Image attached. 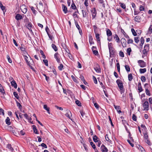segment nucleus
I'll return each instance as SVG.
<instances>
[{"label":"nucleus","mask_w":152,"mask_h":152,"mask_svg":"<svg viewBox=\"0 0 152 152\" xmlns=\"http://www.w3.org/2000/svg\"><path fill=\"white\" fill-rule=\"evenodd\" d=\"M27 55V56L24 55L23 56L28 65L30 66L31 65H32L33 61L29 55L28 54Z\"/></svg>","instance_id":"f257e3e1"},{"label":"nucleus","mask_w":152,"mask_h":152,"mask_svg":"<svg viewBox=\"0 0 152 152\" xmlns=\"http://www.w3.org/2000/svg\"><path fill=\"white\" fill-rule=\"evenodd\" d=\"M149 49V44H147L144 47V50L142 51V57L146 56L147 54V53Z\"/></svg>","instance_id":"f03ea898"},{"label":"nucleus","mask_w":152,"mask_h":152,"mask_svg":"<svg viewBox=\"0 0 152 152\" xmlns=\"http://www.w3.org/2000/svg\"><path fill=\"white\" fill-rule=\"evenodd\" d=\"M116 82L118 84L119 88L121 91V93H123L124 91L122 90L124 88V86L122 81L121 80L118 79L116 80Z\"/></svg>","instance_id":"7ed1b4c3"},{"label":"nucleus","mask_w":152,"mask_h":152,"mask_svg":"<svg viewBox=\"0 0 152 152\" xmlns=\"http://www.w3.org/2000/svg\"><path fill=\"white\" fill-rule=\"evenodd\" d=\"M108 46L109 50L110 56L111 55H113L114 53V51L113 50L114 48L112 46V43H109Z\"/></svg>","instance_id":"20e7f679"},{"label":"nucleus","mask_w":152,"mask_h":152,"mask_svg":"<svg viewBox=\"0 0 152 152\" xmlns=\"http://www.w3.org/2000/svg\"><path fill=\"white\" fill-rule=\"evenodd\" d=\"M143 106L144 107L143 110H149V105L148 102L145 101L143 104Z\"/></svg>","instance_id":"39448f33"},{"label":"nucleus","mask_w":152,"mask_h":152,"mask_svg":"<svg viewBox=\"0 0 152 152\" xmlns=\"http://www.w3.org/2000/svg\"><path fill=\"white\" fill-rule=\"evenodd\" d=\"M138 63L139 64V65L141 67H144L146 66V64L145 62L143 60H138Z\"/></svg>","instance_id":"423d86ee"},{"label":"nucleus","mask_w":152,"mask_h":152,"mask_svg":"<svg viewBox=\"0 0 152 152\" xmlns=\"http://www.w3.org/2000/svg\"><path fill=\"white\" fill-rule=\"evenodd\" d=\"M66 113L65 114L66 116L68 117L69 118L72 120L71 118L72 116V114L71 112L68 110H66Z\"/></svg>","instance_id":"0eeeda50"},{"label":"nucleus","mask_w":152,"mask_h":152,"mask_svg":"<svg viewBox=\"0 0 152 152\" xmlns=\"http://www.w3.org/2000/svg\"><path fill=\"white\" fill-rule=\"evenodd\" d=\"M91 15L92 16L93 18H94L96 16L97 12L96 11L95 8L92 9L91 10Z\"/></svg>","instance_id":"6e6552de"},{"label":"nucleus","mask_w":152,"mask_h":152,"mask_svg":"<svg viewBox=\"0 0 152 152\" xmlns=\"http://www.w3.org/2000/svg\"><path fill=\"white\" fill-rule=\"evenodd\" d=\"M101 149L102 152H108V151L107 148L103 144L101 145Z\"/></svg>","instance_id":"1a4fd4ad"},{"label":"nucleus","mask_w":152,"mask_h":152,"mask_svg":"<svg viewBox=\"0 0 152 152\" xmlns=\"http://www.w3.org/2000/svg\"><path fill=\"white\" fill-rule=\"evenodd\" d=\"M20 9L22 12L24 14L26 13L27 11V8L24 5H22L20 7Z\"/></svg>","instance_id":"9d476101"},{"label":"nucleus","mask_w":152,"mask_h":152,"mask_svg":"<svg viewBox=\"0 0 152 152\" xmlns=\"http://www.w3.org/2000/svg\"><path fill=\"white\" fill-rule=\"evenodd\" d=\"M54 56L57 62L58 63H60V59L58 54V53H56L55 54Z\"/></svg>","instance_id":"9b49d317"},{"label":"nucleus","mask_w":152,"mask_h":152,"mask_svg":"<svg viewBox=\"0 0 152 152\" xmlns=\"http://www.w3.org/2000/svg\"><path fill=\"white\" fill-rule=\"evenodd\" d=\"M75 23L76 27L78 29V30L80 34L81 35L82 34V32L81 28L80 27V26H79V25L78 24V23L77 22H75Z\"/></svg>","instance_id":"f8f14e48"},{"label":"nucleus","mask_w":152,"mask_h":152,"mask_svg":"<svg viewBox=\"0 0 152 152\" xmlns=\"http://www.w3.org/2000/svg\"><path fill=\"white\" fill-rule=\"evenodd\" d=\"M15 19L18 20L23 19V17L22 16L19 14H17L15 17Z\"/></svg>","instance_id":"ddd939ff"},{"label":"nucleus","mask_w":152,"mask_h":152,"mask_svg":"<svg viewBox=\"0 0 152 152\" xmlns=\"http://www.w3.org/2000/svg\"><path fill=\"white\" fill-rule=\"evenodd\" d=\"M134 20L137 22H140L141 20V17L139 15L137 16L134 18Z\"/></svg>","instance_id":"4468645a"},{"label":"nucleus","mask_w":152,"mask_h":152,"mask_svg":"<svg viewBox=\"0 0 152 152\" xmlns=\"http://www.w3.org/2000/svg\"><path fill=\"white\" fill-rule=\"evenodd\" d=\"M94 69L95 71L98 73L101 72V69L100 66L98 65H97L94 68Z\"/></svg>","instance_id":"2eb2a0df"},{"label":"nucleus","mask_w":152,"mask_h":152,"mask_svg":"<svg viewBox=\"0 0 152 152\" xmlns=\"http://www.w3.org/2000/svg\"><path fill=\"white\" fill-rule=\"evenodd\" d=\"M11 84L12 86H13L14 88H17V84L15 81L13 80L11 82Z\"/></svg>","instance_id":"dca6fc26"},{"label":"nucleus","mask_w":152,"mask_h":152,"mask_svg":"<svg viewBox=\"0 0 152 152\" xmlns=\"http://www.w3.org/2000/svg\"><path fill=\"white\" fill-rule=\"evenodd\" d=\"M115 108L117 110V112L119 113H120L121 112V111L120 110V108L119 106H116L115 105H114Z\"/></svg>","instance_id":"f3484780"},{"label":"nucleus","mask_w":152,"mask_h":152,"mask_svg":"<svg viewBox=\"0 0 152 152\" xmlns=\"http://www.w3.org/2000/svg\"><path fill=\"white\" fill-rule=\"evenodd\" d=\"M93 140L95 142H97L99 141V138L95 135L93 137Z\"/></svg>","instance_id":"a211bd4d"},{"label":"nucleus","mask_w":152,"mask_h":152,"mask_svg":"<svg viewBox=\"0 0 152 152\" xmlns=\"http://www.w3.org/2000/svg\"><path fill=\"white\" fill-rule=\"evenodd\" d=\"M138 89L140 92L142 91L143 90L141 86V83H138Z\"/></svg>","instance_id":"6ab92c4d"},{"label":"nucleus","mask_w":152,"mask_h":152,"mask_svg":"<svg viewBox=\"0 0 152 152\" xmlns=\"http://www.w3.org/2000/svg\"><path fill=\"white\" fill-rule=\"evenodd\" d=\"M32 26V24L31 23H29L27 25V27L29 30V31L31 32H32V30L31 29V27Z\"/></svg>","instance_id":"aec40b11"},{"label":"nucleus","mask_w":152,"mask_h":152,"mask_svg":"<svg viewBox=\"0 0 152 152\" xmlns=\"http://www.w3.org/2000/svg\"><path fill=\"white\" fill-rule=\"evenodd\" d=\"M84 4L85 5L86 7V9L87 10V11L88 12V6L89 5L88 0H85Z\"/></svg>","instance_id":"412c9836"},{"label":"nucleus","mask_w":152,"mask_h":152,"mask_svg":"<svg viewBox=\"0 0 152 152\" xmlns=\"http://www.w3.org/2000/svg\"><path fill=\"white\" fill-rule=\"evenodd\" d=\"M62 9L63 11L65 13H67V8L66 7L64 4H62Z\"/></svg>","instance_id":"4be33fe9"},{"label":"nucleus","mask_w":152,"mask_h":152,"mask_svg":"<svg viewBox=\"0 0 152 152\" xmlns=\"http://www.w3.org/2000/svg\"><path fill=\"white\" fill-rule=\"evenodd\" d=\"M82 12L83 14V17H86L87 15H88V13H87L86 11L84 10H82Z\"/></svg>","instance_id":"5701e85b"},{"label":"nucleus","mask_w":152,"mask_h":152,"mask_svg":"<svg viewBox=\"0 0 152 152\" xmlns=\"http://www.w3.org/2000/svg\"><path fill=\"white\" fill-rule=\"evenodd\" d=\"M107 35L108 37L111 36L112 35V33L111 31L109 29H108L107 30Z\"/></svg>","instance_id":"b1692460"},{"label":"nucleus","mask_w":152,"mask_h":152,"mask_svg":"<svg viewBox=\"0 0 152 152\" xmlns=\"http://www.w3.org/2000/svg\"><path fill=\"white\" fill-rule=\"evenodd\" d=\"M39 7V8L41 10H43V3L41 2H40L39 3V4L38 5Z\"/></svg>","instance_id":"393cba45"},{"label":"nucleus","mask_w":152,"mask_h":152,"mask_svg":"<svg viewBox=\"0 0 152 152\" xmlns=\"http://www.w3.org/2000/svg\"><path fill=\"white\" fill-rule=\"evenodd\" d=\"M33 130L34 131V132L36 134H38V132L37 131V130L36 129V126L35 125H33L32 126Z\"/></svg>","instance_id":"a878e982"},{"label":"nucleus","mask_w":152,"mask_h":152,"mask_svg":"<svg viewBox=\"0 0 152 152\" xmlns=\"http://www.w3.org/2000/svg\"><path fill=\"white\" fill-rule=\"evenodd\" d=\"M5 122L6 124L8 125H10L11 124L10 119L8 117H7L5 120Z\"/></svg>","instance_id":"bb28decb"},{"label":"nucleus","mask_w":152,"mask_h":152,"mask_svg":"<svg viewBox=\"0 0 152 152\" xmlns=\"http://www.w3.org/2000/svg\"><path fill=\"white\" fill-rule=\"evenodd\" d=\"M89 43L91 45L94 44V42L93 41V38L91 36L89 37Z\"/></svg>","instance_id":"cd10ccee"},{"label":"nucleus","mask_w":152,"mask_h":152,"mask_svg":"<svg viewBox=\"0 0 152 152\" xmlns=\"http://www.w3.org/2000/svg\"><path fill=\"white\" fill-rule=\"evenodd\" d=\"M44 108L47 111L48 113L49 114H50V112H49V107H48L47 105L46 104H45L44 105Z\"/></svg>","instance_id":"c85d7f7f"},{"label":"nucleus","mask_w":152,"mask_h":152,"mask_svg":"<svg viewBox=\"0 0 152 152\" xmlns=\"http://www.w3.org/2000/svg\"><path fill=\"white\" fill-rule=\"evenodd\" d=\"M114 38L117 42L118 43L120 41V39L117 34H115Z\"/></svg>","instance_id":"c756f323"},{"label":"nucleus","mask_w":152,"mask_h":152,"mask_svg":"<svg viewBox=\"0 0 152 152\" xmlns=\"http://www.w3.org/2000/svg\"><path fill=\"white\" fill-rule=\"evenodd\" d=\"M146 71V68L140 69V73H143L145 72Z\"/></svg>","instance_id":"7c9ffc66"},{"label":"nucleus","mask_w":152,"mask_h":152,"mask_svg":"<svg viewBox=\"0 0 152 152\" xmlns=\"http://www.w3.org/2000/svg\"><path fill=\"white\" fill-rule=\"evenodd\" d=\"M95 48L93 46L92 48V50H93V53L95 55H96L98 53V52L97 50H94V49Z\"/></svg>","instance_id":"2f4dec72"},{"label":"nucleus","mask_w":152,"mask_h":152,"mask_svg":"<svg viewBox=\"0 0 152 152\" xmlns=\"http://www.w3.org/2000/svg\"><path fill=\"white\" fill-rule=\"evenodd\" d=\"M95 37L96 38L97 40V41H100V39L99 38V34L97 33H95Z\"/></svg>","instance_id":"473e14b6"},{"label":"nucleus","mask_w":152,"mask_h":152,"mask_svg":"<svg viewBox=\"0 0 152 152\" xmlns=\"http://www.w3.org/2000/svg\"><path fill=\"white\" fill-rule=\"evenodd\" d=\"M128 79L129 81H131L132 80L133 77L131 74H130L128 76Z\"/></svg>","instance_id":"72a5a7b5"},{"label":"nucleus","mask_w":152,"mask_h":152,"mask_svg":"<svg viewBox=\"0 0 152 152\" xmlns=\"http://www.w3.org/2000/svg\"><path fill=\"white\" fill-rule=\"evenodd\" d=\"M51 46L52 48L55 51H56L58 50L57 47L55 44H52L51 45Z\"/></svg>","instance_id":"f704fd0d"},{"label":"nucleus","mask_w":152,"mask_h":152,"mask_svg":"<svg viewBox=\"0 0 152 152\" xmlns=\"http://www.w3.org/2000/svg\"><path fill=\"white\" fill-rule=\"evenodd\" d=\"M131 31L133 35L134 36H135L137 35V34L134 28H132L131 29Z\"/></svg>","instance_id":"c9c22d12"},{"label":"nucleus","mask_w":152,"mask_h":152,"mask_svg":"<svg viewBox=\"0 0 152 152\" xmlns=\"http://www.w3.org/2000/svg\"><path fill=\"white\" fill-rule=\"evenodd\" d=\"M145 142L149 146H151V142L148 139L145 140Z\"/></svg>","instance_id":"e433bc0d"},{"label":"nucleus","mask_w":152,"mask_h":152,"mask_svg":"<svg viewBox=\"0 0 152 152\" xmlns=\"http://www.w3.org/2000/svg\"><path fill=\"white\" fill-rule=\"evenodd\" d=\"M134 40L135 42L137 43H138L139 42V38L138 37H135L134 38Z\"/></svg>","instance_id":"4c0bfd02"},{"label":"nucleus","mask_w":152,"mask_h":152,"mask_svg":"<svg viewBox=\"0 0 152 152\" xmlns=\"http://www.w3.org/2000/svg\"><path fill=\"white\" fill-rule=\"evenodd\" d=\"M71 8L73 10H75L76 9L77 7L74 3H72L71 6Z\"/></svg>","instance_id":"58836bf2"},{"label":"nucleus","mask_w":152,"mask_h":152,"mask_svg":"<svg viewBox=\"0 0 152 152\" xmlns=\"http://www.w3.org/2000/svg\"><path fill=\"white\" fill-rule=\"evenodd\" d=\"M125 68L127 72H129L130 71V68L129 66L126 65L125 66Z\"/></svg>","instance_id":"ea45409f"},{"label":"nucleus","mask_w":152,"mask_h":152,"mask_svg":"<svg viewBox=\"0 0 152 152\" xmlns=\"http://www.w3.org/2000/svg\"><path fill=\"white\" fill-rule=\"evenodd\" d=\"M13 95L17 99H18L19 98V96L18 95L17 93L16 92H14L13 93Z\"/></svg>","instance_id":"a19ab883"},{"label":"nucleus","mask_w":152,"mask_h":152,"mask_svg":"<svg viewBox=\"0 0 152 152\" xmlns=\"http://www.w3.org/2000/svg\"><path fill=\"white\" fill-rule=\"evenodd\" d=\"M145 92L146 94L148 96H151V94L150 93V91H149V90L147 88L145 89Z\"/></svg>","instance_id":"79ce46f5"},{"label":"nucleus","mask_w":152,"mask_h":152,"mask_svg":"<svg viewBox=\"0 0 152 152\" xmlns=\"http://www.w3.org/2000/svg\"><path fill=\"white\" fill-rule=\"evenodd\" d=\"M132 50L130 48H129L127 49V53L128 55H130V53L131 52Z\"/></svg>","instance_id":"37998d69"},{"label":"nucleus","mask_w":152,"mask_h":152,"mask_svg":"<svg viewBox=\"0 0 152 152\" xmlns=\"http://www.w3.org/2000/svg\"><path fill=\"white\" fill-rule=\"evenodd\" d=\"M140 42L142 45L141 46H142V45L143 44L144 42V39L143 37H142L140 39Z\"/></svg>","instance_id":"c03bdc74"},{"label":"nucleus","mask_w":152,"mask_h":152,"mask_svg":"<svg viewBox=\"0 0 152 152\" xmlns=\"http://www.w3.org/2000/svg\"><path fill=\"white\" fill-rule=\"evenodd\" d=\"M75 103L78 106H81L80 102L78 100H77L76 101Z\"/></svg>","instance_id":"a18cd8bd"},{"label":"nucleus","mask_w":152,"mask_h":152,"mask_svg":"<svg viewBox=\"0 0 152 152\" xmlns=\"http://www.w3.org/2000/svg\"><path fill=\"white\" fill-rule=\"evenodd\" d=\"M91 145V146L92 148L94 149L96 148V146L95 144H94V143L92 142H90Z\"/></svg>","instance_id":"49530a36"},{"label":"nucleus","mask_w":152,"mask_h":152,"mask_svg":"<svg viewBox=\"0 0 152 152\" xmlns=\"http://www.w3.org/2000/svg\"><path fill=\"white\" fill-rule=\"evenodd\" d=\"M17 106L18 107L19 109H21L22 108V107L18 101L17 102Z\"/></svg>","instance_id":"de8ad7c7"},{"label":"nucleus","mask_w":152,"mask_h":152,"mask_svg":"<svg viewBox=\"0 0 152 152\" xmlns=\"http://www.w3.org/2000/svg\"><path fill=\"white\" fill-rule=\"evenodd\" d=\"M63 67V65L62 64H61L60 66H58V69L59 70L61 71Z\"/></svg>","instance_id":"09e8293b"},{"label":"nucleus","mask_w":152,"mask_h":152,"mask_svg":"<svg viewBox=\"0 0 152 152\" xmlns=\"http://www.w3.org/2000/svg\"><path fill=\"white\" fill-rule=\"evenodd\" d=\"M0 92L1 93L4 92V90L1 84H0Z\"/></svg>","instance_id":"8fccbe9b"},{"label":"nucleus","mask_w":152,"mask_h":152,"mask_svg":"<svg viewBox=\"0 0 152 152\" xmlns=\"http://www.w3.org/2000/svg\"><path fill=\"white\" fill-rule=\"evenodd\" d=\"M120 6L122 8L124 9H125L126 8V6L125 4L123 3H121L120 4Z\"/></svg>","instance_id":"3c124183"},{"label":"nucleus","mask_w":152,"mask_h":152,"mask_svg":"<svg viewBox=\"0 0 152 152\" xmlns=\"http://www.w3.org/2000/svg\"><path fill=\"white\" fill-rule=\"evenodd\" d=\"M119 55L120 56L122 57H124V53L122 51H120L119 53Z\"/></svg>","instance_id":"603ef678"},{"label":"nucleus","mask_w":152,"mask_h":152,"mask_svg":"<svg viewBox=\"0 0 152 152\" xmlns=\"http://www.w3.org/2000/svg\"><path fill=\"white\" fill-rule=\"evenodd\" d=\"M7 59L8 60V61L10 63H11L12 62V60L10 58V57L8 56L7 55Z\"/></svg>","instance_id":"864d4df0"},{"label":"nucleus","mask_w":152,"mask_h":152,"mask_svg":"<svg viewBox=\"0 0 152 152\" xmlns=\"http://www.w3.org/2000/svg\"><path fill=\"white\" fill-rule=\"evenodd\" d=\"M7 147L11 151H12L13 150V149L11 145L10 144H8V145H7Z\"/></svg>","instance_id":"5fc2aeb1"},{"label":"nucleus","mask_w":152,"mask_h":152,"mask_svg":"<svg viewBox=\"0 0 152 152\" xmlns=\"http://www.w3.org/2000/svg\"><path fill=\"white\" fill-rule=\"evenodd\" d=\"M148 135L147 133H145L144 134V140L148 139Z\"/></svg>","instance_id":"6e6d98bb"},{"label":"nucleus","mask_w":152,"mask_h":152,"mask_svg":"<svg viewBox=\"0 0 152 152\" xmlns=\"http://www.w3.org/2000/svg\"><path fill=\"white\" fill-rule=\"evenodd\" d=\"M141 81L143 82H144L146 80L145 77L144 76H142L141 77Z\"/></svg>","instance_id":"4d7b16f0"},{"label":"nucleus","mask_w":152,"mask_h":152,"mask_svg":"<svg viewBox=\"0 0 152 152\" xmlns=\"http://www.w3.org/2000/svg\"><path fill=\"white\" fill-rule=\"evenodd\" d=\"M132 118L133 121H136L137 120V117L134 114H133L132 115Z\"/></svg>","instance_id":"13d9d810"},{"label":"nucleus","mask_w":152,"mask_h":152,"mask_svg":"<svg viewBox=\"0 0 152 152\" xmlns=\"http://www.w3.org/2000/svg\"><path fill=\"white\" fill-rule=\"evenodd\" d=\"M43 61L46 66H48V61L47 60H43Z\"/></svg>","instance_id":"bf43d9fd"},{"label":"nucleus","mask_w":152,"mask_h":152,"mask_svg":"<svg viewBox=\"0 0 152 152\" xmlns=\"http://www.w3.org/2000/svg\"><path fill=\"white\" fill-rule=\"evenodd\" d=\"M93 80H94V83L96 84H97V80L96 78L94 76H93Z\"/></svg>","instance_id":"052dcab7"},{"label":"nucleus","mask_w":152,"mask_h":152,"mask_svg":"<svg viewBox=\"0 0 152 152\" xmlns=\"http://www.w3.org/2000/svg\"><path fill=\"white\" fill-rule=\"evenodd\" d=\"M116 66L117 68V70L118 72H119L120 71V65L119 63H118L116 64Z\"/></svg>","instance_id":"680f3d73"},{"label":"nucleus","mask_w":152,"mask_h":152,"mask_svg":"<svg viewBox=\"0 0 152 152\" xmlns=\"http://www.w3.org/2000/svg\"><path fill=\"white\" fill-rule=\"evenodd\" d=\"M31 9L32 10L33 12L35 14H36L37 12V11L35 10L33 7H31Z\"/></svg>","instance_id":"e2e57ef3"},{"label":"nucleus","mask_w":152,"mask_h":152,"mask_svg":"<svg viewBox=\"0 0 152 152\" xmlns=\"http://www.w3.org/2000/svg\"><path fill=\"white\" fill-rule=\"evenodd\" d=\"M139 9L140 11H143L144 10V7L143 6L140 5Z\"/></svg>","instance_id":"0e129e2a"},{"label":"nucleus","mask_w":152,"mask_h":152,"mask_svg":"<svg viewBox=\"0 0 152 152\" xmlns=\"http://www.w3.org/2000/svg\"><path fill=\"white\" fill-rule=\"evenodd\" d=\"M133 42V40L132 39H129L128 41V43L129 44H131Z\"/></svg>","instance_id":"69168bd1"},{"label":"nucleus","mask_w":152,"mask_h":152,"mask_svg":"<svg viewBox=\"0 0 152 152\" xmlns=\"http://www.w3.org/2000/svg\"><path fill=\"white\" fill-rule=\"evenodd\" d=\"M99 3L102 4V5L104 7V4H103L104 1L103 0H99Z\"/></svg>","instance_id":"338daca9"},{"label":"nucleus","mask_w":152,"mask_h":152,"mask_svg":"<svg viewBox=\"0 0 152 152\" xmlns=\"http://www.w3.org/2000/svg\"><path fill=\"white\" fill-rule=\"evenodd\" d=\"M149 102L151 104H152V98L150 97L149 99L148 100Z\"/></svg>","instance_id":"774afa93"}]
</instances>
